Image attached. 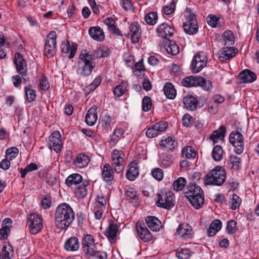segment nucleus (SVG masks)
I'll use <instances>...</instances> for the list:
<instances>
[{
	"mask_svg": "<svg viewBox=\"0 0 259 259\" xmlns=\"http://www.w3.org/2000/svg\"><path fill=\"white\" fill-rule=\"evenodd\" d=\"M75 213L71 207L66 203L60 204L56 209L55 224L61 229H65L73 222Z\"/></svg>",
	"mask_w": 259,
	"mask_h": 259,
	"instance_id": "nucleus-1",
	"label": "nucleus"
},
{
	"mask_svg": "<svg viewBox=\"0 0 259 259\" xmlns=\"http://www.w3.org/2000/svg\"><path fill=\"white\" fill-rule=\"evenodd\" d=\"M82 245L85 257L88 259H107L106 253L97 249L94 237L91 235L87 234L84 236Z\"/></svg>",
	"mask_w": 259,
	"mask_h": 259,
	"instance_id": "nucleus-2",
	"label": "nucleus"
},
{
	"mask_svg": "<svg viewBox=\"0 0 259 259\" xmlns=\"http://www.w3.org/2000/svg\"><path fill=\"white\" fill-rule=\"evenodd\" d=\"M185 197L196 209L201 208L204 203V193L201 188L194 183L189 184Z\"/></svg>",
	"mask_w": 259,
	"mask_h": 259,
	"instance_id": "nucleus-3",
	"label": "nucleus"
},
{
	"mask_svg": "<svg viewBox=\"0 0 259 259\" xmlns=\"http://www.w3.org/2000/svg\"><path fill=\"white\" fill-rule=\"evenodd\" d=\"M226 179L225 169L223 167L217 166L205 176L204 182L206 185L221 186Z\"/></svg>",
	"mask_w": 259,
	"mask_h": 259,
	"instance_id": "nucleus-4",
	"label": "nucleus"
},
{
	"mask_svg": "<svg viewBox=\"0 0 259 259\" xmlns=\"http://www.w3.org/2000/svg\"><path fill=\"white\" fill-rule=\"evenodd\" d=\"M78 64V73L83 76L89 75L95 65L92 60V56L89 55V53H87L85 50L81 51L79 55Z\"/></svg>",
	"mask_w": 259,
	"mask_h": 259,
	"instance_id": "nucleus-5",
	"label": "nucleus"
},
{
	"mask_svg": "<svg viewBox=\"0 0 259 259\" xmlns=\"http://www.w3.org/2000/svg\"><path fill=\"white\" fill-rule=\"evenodd\" d=\"M185 21L183 23L184 31L188 34L196 33L198 30V25L195 14H193L190 9H186L184 13Z\"/></svg>",
	"mask_w": 259,
	"mask_h": 259,
	"instance_id": "nucleus-6",
	"label": "nucleus"
},
{
	"mask_svg": "<svg viewBox=\"0 0 259 259\" xmlns=\"http://www.w3.org/2000/svg\"><path fill=\"white\" fill-rule=\"evenodd\" d=\"M182 84L187 88L201 86L205 90L208 91L212 88L211 82L209 80H206L200 76H190L184 78L181 81Z\"/></svg>",
	"mask_w": 259,
	"mask_h": 259,
	"instance_id": "nucleus-7",
	"label": "nucleus"
},
{
	"mask_svg": "<svg viewBox=\"0 0 259 259\" xmlns=\"http://www.w3.org/2000/svg\"><path fill=\"white\" fill-rule=\"evenodd\" d=\"M174 195L170 191L160 192L157 194V206L165 209H170L174 205Z\"/></svg>",
	"mask_w": 259,
	"mask_h": 259,
	"instance_id": "nucleus-8",
	"label": "nucleus"
},
{
	"mask_svg": "<svg viewBox=\"0 0 259 259\" xmlns=\"http://www.w3.org/2000/svg\"><path fill=\"white\" fill-rule=\"evenodd\" d=\"M28 226L32 234L38 233L43 227L41 216L35 213L30 214L28 217Z\"/></svg>",
	"mask_w": 259,
	"mask_h": 259,
	"instance_id": "nucleus-9",
	"label": "nucleus"
},
{
	"mask_svg": "<svg viewBox=\"0 0 259 259\" xmlns=\"http://www.w3.org/2000/svg\"><path fill=\"white\" fill-rule=\"evenodd\" d=\"M124 154L122 151L115 149L112 152L111 165L115 172L116 173L119 174L122 172L124 170Z\"/></svg>",
	"mask_w": 259,
	"mask_h": 259,
	"instance_id": "nucleus-10",
	"label": "nucleus"
},
{
	"mask_svg": "<svg viewBox=\"0 0 259 259\" xmlns=\"http://www.w3.org/2000/svg\"><path fill=\"white\" fill-rule=\"evenodd\" d=\"M229 142L234 146L236 154H240L244 150L243 137L238 131L232 132L229 136Z\"/></svg>",
	"mask_w": 259,
	"mask_h": 259,
	"instance_id": "nucleus-11",
	"label": "nucleus"
},
{
	"mask_svg": "<svg viewBox=\"0 0 259 259\" xmlns=\"http://www.w3.org/2000/svg\"><path fill=\"white\" fill-rule=\"evenodd\" d=\"M207 58L203 53H197L193 57L191 64L193 72L197 73L206 66Z\"/></svg>",
	"mask_w": 259,
	"mask_h": 259,
	"instance_id": "nucleus-12",
	"label": "nucleus"
},
{
	"mask_svg": "<svg viewBox=\"0 0 259 259\" xmlns=\"http://www.w3.org/2000/svg\"><path fill=\"white\" fill-rule=\"evenodd\" d=\"M56 37V33L54 31H51L47 35L45 46V52L46 55L53 57L55 53Z\"/></svg>",
	"mask_w": 259,
	"mask_h": 259,
	"instance_id": "nucleus-13",
	"label": "nucleus"
},
{
	"mask_svg": "<svg viewBox=\"0 0 259 259\" xmlns=\"http://www.w3.org/2000/svg\"><path fill=\"white\" fill-rule=\"evenodd\" d=\"M49 148L56 153L60 152L62 148L61 136L58 131H54L49 137Z\"/></svg>",
	"mask_w": 259,
	"mask_h": 259,
	"instance_id": "nucleus-14",
	"label": "nucleus"
},
{
	"mask_svg": "<svg viewBox=\"0 0 259 259\" xmlns=\"http://www.w3.org/2000/svg\"><path fill=\"white\" fill-rule=\"evenodd\" d=\"M168 126L166 122L161 121L155 123L154 125L148 128L146 132V136L150 138H152L159 135L161 132L165 130Z\"/></svg>",
	"mask_w": 259,
	"mask_h": 259,
	"instance_id": "nucleus-15",
	"label": "nucleus"
},
{
	"mask_svg": "<svg viewBox=\"0 0 259 259\" xmlns=\"http://www.w3.org/2000/svg\"><path fill=\"white\" fill-rule=\"evenodd\" d=\"M14 62L16 65L17 72L22 75H25L27 70V64L20 53L15 54Z\"/></svg>",
	"mask_w": 259,
	"mask_h": 259,
	"instance_id": "nucleus-16",
	"label": "nucleus"
},
{
	"mask_svg": "<svg viewBox=\"0 0 259 259\" xmlns=\"http://www.w3.org/2000/svg\"><path fill=\"white\" fill-rule=\"evenodd\" d=\"M161 46L166 51L168 54L171 55H176L180 51L179 47L176 42L167 38H165L163 40Z\"/></svg>",
	"mask_w": 259,
	"mask_h": 259,
	"instance_id": "nucleus-17",
	"label": "nucleus"
},
{
	"mask_svg": "<svg viewBox=\"0 0 259 259\" xmlns=\"http://www.w3.org/2000/svg\"><path fill=\"white\" fill-rule=\"evenodd\" d=\"M136 228L139 237L144 242H148L152 239V236L144 225L140 223L136 224Z\"/></svg>",
	"mask_w": 259,
	"mask_h": 259,
	"instance_id": "nucleus-18",
	"label": "nucleus"
},
{
	"mask_svg": "<svg viewBox=\"0 0 259 259\" xmlns=\"http://www.w3.org/2000/svg\"><path fill=\"white\" fill-rule=\"evenodd\" d=\"M157 32L159 36L166 38L167 36H171L172 35L174 29L167 24L163 23L159 25Z\"/></svg>",
	"mask_w": 259,
	"mask_h": 259,
	"instance_id": "nucleus-19",
	"label": "nucleus"
},
{
	"mask_svg": "<svg viewBox=\"0 0 259 259\" xmlns=\"http://www.w3.org/2000/svg\"><path fill=\"white\" fill-rule=\"evenodd\" d=\"M237 49L234 47H226L224 48L221 52V55L219 57V60L223 62L233 58L237 53Z\"/></svg>",
	"mask_w": 259,
	"mask_h": 259,
	"instance_id": "nucleus-20",
	"label": "nucleus"
},
{
	"mask_svg": "<svg viewBox=\"0 0 259 259\" xmlns=\"http://www.w3.org/2000/svg\"><path fill=\"white\" fill-rule=\"evenodd\" d=\"M238 78L244 83L252 82L256 79V74L248 69L242 71L238 75Z\"/></svg>",
	"mask_w": 259,
	"mask_h": 259,
	"instance_id": "nucleus-21",
	"label": "nucleus"
},
{
	"mask_svg": "<svg viewBox=\"0 0 259 259\" xmlns=\"http://www.w3.org/2000/svg\"><path fill=\"white\" fill-rule=\"evenodd\" d=\"M118 230V225L111 222L108 228L104 232V234L110 242H114L115 240Z\"/></svg>",
	"mask_w": 259,
	"mask_h": 259,
	"instance_id": "nucleus-22",
	"label": "nucleus"
},
{
	"mask_svg": "<svg viewBox=\"0 0 259 259\" xmlns=\"http://www.w3.org/2000/svg\"><path fill=\"white\" fill-rule=\"evenodd\" d=\"M90 182L88 180H84L81 185L77 187H74V193L79 198H83L88 194V188L89 186Z\"/></svg>",
	"mask_w": 259,
	"mask_h": 259,
	"instance_id": "nucleus-23",
	"label": "nucleus"
},
{
	"mask_svg": "<svg viewBox=\"0 0 259 259\" xmlns=\"http://www.w3.org/2000/svg\"><path fill=\"white\" fill-rule=\"evenodd\" d=\"M147 225L152 231H158L161 227L160 221L155 217L148 216L145 218Z\"/></svg>",
	"mask_w": 259,
	"mask_h": 259,
	"instance_id": "nucleus-24",
	"label": "nucleus"
},
{
	"mask_svg": "<svg viewBox=\"0 0 259 259\" xmlns=\"http://www.w3.org/2000/svg\"><path fill=\"white\" fill-rule=\"evenodd\" d=\"M82 181V176L78 174H73L69 175L66 180V184L69 187H77Z\"/></svg>",
	"mask_w": 259,
	"mask_h": 259,
	"instance_id": "nucleus-25",
	"label": "nucleus"
},
{
	"mask_svg": "<svg viewBox=\"0 0 259 259\" xmlns=\"http://www.w3.org/2000/svg\"><path fill=\"white\" fill-rule=\"evenodd\" d=\"M90 36L95 40L101 41L104 39V33L103 30L99 27H92L89 30Z\"/></svg>",
	"mask_w": 259,
	"mask_h": 259,
	"instance_id": "nucleus-26",
	"label": "nucleus"
},
{
	"mask_svg": "<svg viewBox=\"0 0 259 259\" xmlns=\"http://www.w3.org/2000/svg\"><path fill=\"white\" fill-rule=\"evenodd\" d=\"M131 40L133 43L139 41L141 36V28L138 23H133L130 26Z\"/></svg>",
	"mask_w": 259,
	"mask_h": 259,
	"instance_id": "nucleus-27",
	"label": "nucleus"
},
{
	"mask_svg": "<svg viewBox=\"0 0 259 259\" xmlns=\"http://www.w3.org/2000/svg\"><path fill=\"white\" fill-rule=\"evenodd\" d=\"M96 107H92L87 112L85 115V122L90 126L94 125L98 118L97 114L96 112Z\"/></svg>",
	"mask_w": 259,
	"mask_h": 259,
	"instance_id": "nucleus-28",
	"label": "nucleus"
},
{
	"mask_svg": "<svg viewBox=\"0 0 259 259\" xmlns=\"http://www.w3.org/2000/svg\"><path fill=\"white\" fill-rule=\"evenodd\" d=\"M222 223L219 220H214L207 230L208 236L212 237L221 229Z\"/></svg>",
	"mask_w": 259,
	"mask_h": 259,
	"instance_id": "nucleus-29",
	"label": "nucleus"
},
{
	"mask_svg": "<svg viewBox=\"0 0 259 259\" xmlns=\"http://www.w3.org/2000/svg\"><path fill=\"white\" fill-rule=\"evenodd\" d=\"M226 127L225 126H221L218 130L214 131L210 137L214 143H217L219 139L223 140L226 135Z\"/></svg>",
	"mask_w": 259,
	"mask_h": 259,
	"instance_id": "nucleus-30",
	"label": "nucleus"
},
{
	"mask_svg": "<svg viewBox=\"0 0 259 259\" xmlns=\"http://www.w3.org/2000/svg\"><path fill=\"white\" fill-rule=\"evenodd\" d=\"M183 103L185 108L190 111L195 110L197 106V101L192 96H187L183 99Z\"/></svg>",
	"mask_w": 259,
	"mask_h": 259,
	"instance_id": "nucleus-31",
	"label": "nucleus"
},
{
	"mask_svg": "<svg viewBox=\"0 0 259 259\" xmlns=\"http://www.w3.org/2000/svg\"><path fill=\"white\" fill-rule=\"evenodd\" d=\"M65 248L68 251H74L79 247L78 240L76 237H71L67 239L64 245Z\"/></svg>",
	"mask_w": 259,
	"mask_h": 259,
	"instance_id": "nucleus-32",
	"label": "nucleus"
},
{
	"mask_svg": "<svg viewBox=\"0 0 259 259\" xmlns=\"http://www.w3.org/2000/svg\"><path fill=\"white\" fill-rule=\"evenodd\" d=\"M102 175L103 180L106 182H111L113 180V172L109 164L106 163L104 165Z\"/></svg>",
	"mask_w": 259,
	"mask_h": 259,
	"instance_id": "nucleus-33",
	"label": "nucleus"
},
{
	"mask_svg": "<svg viewBox=\"0 0 259 259\" xmlns=\"http://www.w3.org/2000/svg\"><path fill=\"white\" fill-rule=\"evenodd\" d=\"M178 145L177 142L171 137H168L165 140H162L160 143V146L165 148L167 150H172Z\"/></svg>",
	"mask_w": 259,
	"mask_h": 259,
	"instance_id": "nucleus-34",
	"label": "nucleus"
},
{
	"mask_svg": "<svg viewBox=\"0 0 259 259\" xmlns=\"http://www.w3.org/2000/svg\"><path fill=\"white\" fill-rule=\"evenodd\" d=\"M191 231V227L189 224H180L177 229L176 235L183 237L190 235Z\"/></svg>",
	"mask_w": 259,
	"mask_h": 259,
	"instance_id": "nucleus-35",
	"label": "nucleus"
},
{
	"mask_svg": "<svg viewBox=\"0 0 259 259\" xmlns=\"http://www.w3.org/2000/svg\"><path fill=\"white\" fill-rule=\"evenodd\" d=\"M163 92L166 97L170 99H174L176 95V91L170 83H166L164 86Z\"/></svg>",
	"mask_w": 259,
	"mask_h": 259,
	"instance_id": "nucleus-36",
	"label": "nucleus"
},
{
	"mask_svg": "<svg viewBox=\"0 0 259 259\" xmlns=\"http://www.w3.org/2000/svg\"><path fill=\"white\" fill-rule=\"evenodd\" d=\"M224 151L222 147L220 145L214 147L212 151V156L214 160L219 161L223 158Z\"/></svg>",
	"mask_w": 259,
	"mask_h": 259,
	"instance_id": "nucleus-37",
	"label": "nucleus"
},
{
	"mask_svg": "<svg viewBox=\"0 0 259 259\" xmlns=\"http://www.w3.org/2000/svg\"><path fill=\"white\" fill-rule=\"evenodd\" d=\"M89 162V157L84 154H78L76 157L75 163L78 167H83L87 165Z\"/></svg>",
	"mask_w": 259,
	"mask_h": 259,
	"instance_id": "nucleus-38",
	"label": "nucleus"
},
{
	"mask_svg": "<svg viewBox=\"0 0 259 259\" xmlns=\"http://www.w3.org/2000/svg\"><path fill=\"white\" fill-rule=\"evenodd\" d=\"M182 155L183 157L194 159L196 156V153L192 147L186 146L183 150Z\"/></svg>",
	"mask_w": 259,
	"mask_h": 259,
	"instance_id": "nucleus-39",
	"label": "nucleus"
},
{
	"mask_svg": "<svg viewBox=\"0 0 259 259\" xmlns=\"http://www.w3.org/2000/svg\"><path fill=\"white\" fill-rule=\"evenodd\" d=\"M145 22L150 25L155 24L158 20V16L155 12H150L146 14L144 18Z\"/></svg>",
	"mask_w": 259,
	"mask_h": 259,
	"instance_id": "nucleus-40",
	"label": "nucleus"
},
{
	"mask_svg": "<svg viewBox=\"0 0 259 259\" xmlns=\"http://www.w3.org/2000/svg\"><path fill=\"white\" fill-rule=\"evenodd\" d=\"M223 39L225 45L231 46L234 43V37L232 32L226 30L223 33Z\"/></svg>",
	"mask_w": 259,
	"mask_h": 259,
	"instance_id": "nucleus-41",
	"label": "nucleus"
},
{
	"mask_svg": "<svg viewBox=\"0 0 259 259\" xmlns=\"http://www.w3.org/2000/svg\"><path fill=\"white\" fill-rule=\"evenodd\" d=\"M186 184V179L184 178L180 177L174 182V189L176 191H181L184 188Z\"/></svg>",
	"mask_w": 259,
	"mask_h": 259,
	"instance_id": "nucleus-42",
	"label": "nucleus"
},
{
	"mask_svg": "<svg viewBox=\"0 0 259 259\" xmlns=\"http://www.w3.org/2000/svg\"><path fill=\"white\" fill-rule=\"evenodd\" d=\"M25 93L27 100L29 102L34 101L36 98L35 91L31 89L30 87H26L25 88Z\"/></svg>",
	"mask_w": 259,
	"mask_h": 259,
	"instance_id": "nucleus-43",
	"label": "nucleus"
},
{
	"mask_svg": "<svg viewBox=\"0 0 259 259\" xmlns=\"http://www.w3.org/2000/svg\"><path fill=\"white\" fill-rule=\"evenodd\" d=\"M138 175V169L135 166L131 167L126 173V178L130 181L134 180Z\"/></svg>",
	"mask_w": 259,
	"mask_h": 259,
	"instance_id": "nucleus-44",
	"label": "nucleus"
},
{
	"mask_svg": "<svg viewBox=\"0 0 259 259\" xmlns=\"http://www.w3.org/2000/svg\"><path fill=\"white\" fill-rule=\"evenodd\" d=\"M19 150L16 147H11L8 149L6 151V157L12 160L15 158L18 154Z\"/></svg>",
	"mask_w": 259,
	"mask_h": 259,
	"instance_id": "nucleus-45",
	"label": "nucleus"
},
{
	"mask_svg": "<svg viewBox=\"0 0 259 259\" xmlns=\"http://www.w3.org/2000/svg\"><path fill=\"white\" fill-rule=\"evenodd\" d=\"M176 256L179 259H189L191 256V251L186 248H182L177 251Z\"/></svg>",
	"mask_w": 259,
	"mask_h": 259,
	"instance_id": "nucleus-46",
	"label": "nucleus"
},
{
	"mask_svg": "<svg viewBox=\"0 0 259 259\" xmlns=\"http://www.w3.org/2000/svg\"><path fill=\"white\" fill-rule=\"evenodd\" d=\"M226 230L230 234L235 233L238 230L236 222L233 220L229 221L227 223Z\"/></svg>",
	"mask_w": 259,
	"mask_h": 259,
	"instance_id": "nucleus-47",
	"label": "nucleus"
},
{
	"mask_svg": "<svg viewBox=\"0 0 259 259\" xmlns=\"http://www.w3.org/2000/svg\"><path fill=\"white\" fill-rule=\"evenodd\" d=\"M230 162L232 164V168L235 170H237L239 168L241 164V160L239 157L235 155H231L230 157Z\"/></svg>",
	"mask_w": 259,
	"mask_h": 259,
	"instance_id": "nucleus-48",
	"label": "nucleus"
},
{
	"mask_svg": "<svg viewBox=\"0 0 259 259\" xmlns=\"http://www.w3.org/2000/svg\"><path fill=\"white\" fill-rule=\"evenodd\" d=\"M241 202V199L236 194H233L231 201L230 202L231 208L232 209H236L238 208Z\"/></svg>",
	"mask_w": 259,
	"mask_h": 259,
	"instance_id": "nucleus-49",
	"label": "nucleus"
},
{
	"mask_svg": "<svg viewBox=\"0 0 259 259\" xmlns=\"http://www.w3.org/2000/svg\"><path fill=\"white\" fill-rule=\"evenodd\" d=\"M152 106L151 99L147 96L144 97L142 100V109L147 112L150 110Z\"/></svg>",
	"mask_w": 259,
	"mask_h": 259,
	"instance_id": "nucleus-50",
	"label": "nucleus"
},
{
	"mask_svg": "<svg viewBox=\"0 0 259 259\" xmlns=\"http://www.w3.org/2000/svg\"><path fill=\"white\" fill-rule=\"evenodd\" d=\"M96 207L98 209H102L105 208L106 204V199L102 195H98L96 199Z\"/></svg>",
	"mask_w": 259,
	"mask_h": 259,
	"instance_id": "nucleus-51",
	"label": "nucleus"
},
{
	"mask_svg": "<svg viewBox=\"0 0 259 259\" xmlns=\"http://www.w3.org/2000/svg\"><path fill=\"white\" fill-rule=\"evenodd\" d=\"M123 134V131L121 128H117L114 130L111 140L114 143H116L119 141Z\"/></svg>",
	"mask_w": 259,
	"mask_h": 259,
	"instance_id": "nucleus-52",
	"label": "nucleus"
},
{
	"mask_svg": "<svg viewBox=\"0 0 259 259\" xmlns=\"http://www.w3.org/2000/svg\"><path fill=\"white\" fill-rule=\"evenodd\" d=\"M125 195L128 200L136 199L137 197V192L133 188H128L125 190Z\"/></svg>",
	"mask_w": 259,
	"mask_h": 259,
	"instance_id": "nucleus-53",
	"label": "nucleus"
},
{
	"mask_svg": "<svg viewBox=\"0 0 259 259\" xmlns=\"http://www.w3.org/2000/svg\"><path fill=\"white\" fill-rule=\"evenodd\" d=\"M151 174L154 178L157 181H161L163 177V171L159 168H155L151 171Z\"/></svg>",
	"mask_w": 259,
	"mask_h": 259,
	"instance_id": "nucleus-54",
	"label": "nucleus"
},
{
	"mask_svg": "<svg viewBox=\"0 0 259 259\" xmlns=\"http://www.w3.org/2000/svg\"><path fill=\"white\" fill-rule=\"evenodd\" d=\"M207 23L212 27H216L219 21V18L213 15H209L206 19Z\"/></svg>",
	"mask_w": 259,
	"mask_h": 259,
	"instance_id": "nucleus-55",
	"label": "nucleus"
},
{
	"mask_svg": "<svg viewBox=\"0 0 259 259\" xmlns=\"http://www.w3.org/2000/svg\"><path fill=\"white\" fill-rule=\"evenodd\" d=\"M161 164L165 167H168L171 164V159L169 156L163 155L160 157Z\"/></svg>",
	"mask_w": 259,
	"mask_h": 259,
	"instance_id": "nucleus-56",
	"label": "nucleus"
},
{
	"mask_svg": "<svg viewBox=\"0 0 259 259\" xmlns=\"http://www.w3.org/2000/svg\"><path fill=\"white\" fill-rule=\"evenodd\" d=\"M175 8V1L174 0H172L171 1L169 6H166L164 7V12L166 15H169L174 12Z\"/></svg>",
	"mask_w": 259,
	"mask_h": 259,
	"instance_id": "nucleus-57",
	"label": "nucleus"
},
{
	"mask_svg": "<svg viewBox=\"0 0 259 259\" xmlns=\"http://www.w3.org/2000/svg\"><path fill=\"white\" fill-rule=\"evenodd\" d=\"M89 55L92 56V61L96 58H99L105 57L103 50L100 48H98L97 50L93 52V54H89Z\"/></svg>",
	"mask_w": 259,
	"mask_h": 259,
	"instance_id": "nucleus-58",
	"label": "nucleus"
},
{
	"mask_svg": "<svg viewBox=\"0 0 259 259\" xmlns=\"http://www.w3.org/2000/svg\"><path fill=\"white\" fill-rule=\"evenodd\" d=\"M104 22L105 24L108 26V29L109 31L113 30V29L115 27V21L114 19L111 17L106 18L104 20Z\"/></svg>",
	"mask_w": 259,
	"mask_h": 259,
	"instance_id": "nucleus-59",
	"label": "nucleus"
},
{
	"mask_svg": "<svg viewBox=\"0 0 259 259\" xmlns=\"http://www.w3.org/2000/svg\"><path fill=\"white\" fill-rule=\"evenodd\" d=\"M50 87L49 83L45 76H42L40 80L39 88L41 90L46 91Z\"/></svg>",
	"mask_w": 259,
	"mask_h": 259,
	"instance_id": "nucleus-60",
	"label": "nucleus"
},
{
	"mask_svg": "<svg viewBox=\"0 0 259 259\" xmlns=\"http://www.w3.org/2000/svg\"><path fill=\"white\" fill-rule=\"evenodd\" d=\"M192 117L189 114H185L183 117L182 121L184 126L186 127H189L192 125Z\"/></svg>",
	"mask_w": 259,
	"mask_h": 259,
	"instance_id": "nucleus-61",
	"label": "nucleus"
},
{
	"mask_svg": "<svg viewBox=\"0 0 259 259\" xmlns=\"http://www.w3.org/2000/svg\"><path fill=\"white\" fill-rule=\"evenodd\" d=\"M121 5L126 11L132 10L133 7L131 0H122Z\"/></svg>",
	"mask_w": 259,
	"mask_h": 259,
	"instance_id": "nucleus-62",
	"label": "nucleus"
},
{
	"mask_svg": "<svg viewBox=\"0 0 259 259\" xmlns=\"http://www.w3.org/2000/svg\"><path fill=\"white\" fill-rule=\"evenodd\" d=\"M113 93L114 95L117 97H121L124 93L123 86L121 85H118L115 87L113 90Z\"/></svg>",
	"mask_w": 259,
	"mask_h": 259,
	"instance_id": "nucleus-63",
	"label": "nucleus"
},
{
	"mask_svg": "<svg viewBox=\"0 0 259 259\" xmlns=\"http://www.w3.org/2000/svg\"><path fill=\"white\" fill-rule=\"evenodd\" d=\"M10 233V229H6L4 227H2V228L0 229V240L7 238Z\"/></svg>",
	"mask_w": 259,
	"mask_h": 259,
	"instance_id": "nucleus-64",
	"label": "nucleus"
}]
</instances>
